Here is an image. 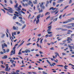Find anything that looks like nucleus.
Instances as JSON below:
<instances>
[{
    "label": "nucleus",
    "instance_id": "nucleus-1",
    "mask_svg": "<svg viewBox=\"0 0 74 74\" xmlns=\"http://www.w3.org/2000/svg\"><path fill=\"white\" fill-rule=\"evenodd\" d=\"M40 16L41 14H39L36 17V18H37V20L36 21V23L37 25L38 23H39V22H40V20L39 19H40Z\"/></svg>",
    "mask_w": 74,
    "mask_h": 74
},
{
    "label": "nucleus",
    "instance_id": "nucleus-2",
    "mask_svg": "<svg viewBox=\"0 0 74 74\" xmlns=\"http://www.w3.org/2000/svg\"><path fill=\"white\" fill-rule=\"evenodd\" d=\"M9 66H6V67L5 69V70L6 71H10L11 70V68H9L8 69Z\"/></svg>",
    "mask_w": 74,
    "mask_h": 74
},
{
    "label": "nucleus",
    "instance_id": "nucleus-3",
    "mask_svg": "<svg viewBox=\"0 0 74 74\" xmlns=\"http://www.w3.org/2000/svg\"><path fill=\"white\" fill-rule=\"evenodd\" d=\"M1 46L2 47V49H4V47H7V45H6L5 43L2 44L1 45Z\"/></svg>",
    "mask_w": 74,
    "mask_h": 74
},
{
    "label": "nucleus",
    "instance_id": "nucleus-4",
    "mask_svg": "<svg viewBox=\"0 0 74 74\" xmlns=\"http://www.w3.org/2000/svg\"><path fill=\"white\" fill-rule=\"evenodd\" d=\"M49 28L47 30V32H50L51 29H52V25L48 27Z\"/></svg>",
    "mask_w": 74,
    "mask_h": 74
},
{
    "label": "nucleus",
    "instance_id": "nucleus-5",
    "mask_svg": "<svg viewBox=\"0 0 74 74\" xmlns=\"http://www.w3.org/2000/svg\"><path fill=\"white\" fill-rule=\"evenodd\" d=\"M39 4H40V7L41 9H45V6H44V5L42 6L40 3H39Z\"/></svg>",
    "mask_w": 74,
    "mask_h": 74
},
{
    "label": "nucleus",
    "instance_id": "nucleus-6",
    "mask_svg": "<svg viewBox=\"0 0 74 74\" xmlns=\"http://www.w3.org/2000/svg\"><path fill=\"white\" fill-rule=\"evenodd\" d=\"M12 11H13V10H12V9H9L8 10V11L10 13H13V12Z\"/></svg>",
    "mask_w": 74,
    "mask_h": 74
},
{
    "label": "nucleus",
    "instance_id": "nucleus-7",
    "mask_svg": "<svg viewBox=\"0 0 74 74\" xmlns=\"http://www.w3.org/2000/svg\"><path fill=\"white\" fill-rule=\"evenodd\" d=\"M47 62H48V63H49V64H50L51 66L52 67V65H51V64H52V63L51 62H49V60H47Z\"/></svg>",
    "mask_w": 74,
    "mask_h": 74
},
{
    "label": "nucleus",
    "instance_id": "nucleus-8",
    "mask_svg": "<svg viewBox=\"0 0 74 74\" xmlns=\"http://www.w3.org/2000/svg\"><path fill=\"white\" fill-rule=\"evenodd\" d=\"M67 41H69V40H70V41H72V39L71 38H70V37H68L67 38Z\"/></svg>",
    "mask_w": 74,
    "mask_h": 74
},
{
    "label": "nucleus",
    "instance_id": "nucleus-9",
    "mask_svg": "<svg viewBox=\"0 0 74 74\" xmlns=\"http://www.w3.org/2000/svg\"><path fill=\"white\" fill-rule=\"evenodd\" d=\"M7 56H8L7 55L4 56L2 58V59H6V58H7Z\"/></svg>",
    "mask_w": 74,
    "mask_h": 74
},
{
    "label": "nucleus",
    "instance_id": "nucleus-10",
    "mask_svg": "<svg viewBox=\"0 0 74 74\" xmlns=\"http://www.w3.org/2000/svg\"><path fill=\"white\" fill-rule=\"evenodd\" d=\"M63 0H59L58 1L57 3H60L63 2Z\"/></svg>",
    "mask_w": 74,
    "mask_h": 74
},
{
    "label": "nucleus",
    "instance_id": "nucleus-11",
    "mask_svg": "<svg viewBox=\"0 0 74 74\" xmlns=\"http://www.w3.org/2000/svg\"><path fill=\"white\" fill-rule=\"evenodd\" d=\"M35 1H33V3L35 4H37V0H35Z\"/></svg>",
    "mask_w": 74,
    "mask_h": 74
},
{
    "label": "nucleus",
    "instance_id": "nucleus-12",
    "mask_svg": "<svg viewBox=\"0 0 74 74\" xmlns=\"http://www.w3.org/2000/svg\"><path fill=\"white\" fill-rule=\"evenodd\" d=\"M56 8H54L53 7H51L49 9V10H55L56 9Z\"/></svg>",
    "mask_w": 74,
    "mask_h": 74
},
{
    "label": "nucleus",
    "instance_id": "nucleus-13",
    "mask_svg": "<svg viewBox=\"0 0 74 74\" xmlns=\"http://www.w3.org/2000/svg\"><path fill=\"white\" fill-rule=\"evenodd\" d=\"M30 51L29 50H25V52L26 53H28V52H30Z\"/></svg>",
    "mask_w": 74,
    "mask_h": 74
},
{
    "label": "nucleus",
    "instance_id": "nucleus-14",
    "mask_svg": "<svg viewBox=\"0 0 74 74\" xmlns=\"http://www.w3.org/2000/svg\"><path fill=\"white\" fill-rule=\"evenodd\" d=\"M58 20V18H56L54 19L53 20V22H55V21H56Z\"/></svg>",
    "mask_w": 74,
    "mask_h": 74
},
{
    "label": "nucleus",
    "instance_id": "nucleus-15",
    "mask_svg": "<svg viewBox=\"0 0 74 74\" xmlns=\"http://www.w3.org/2000/svg\"><path fill=\"white\" fill-rule=\"evenodd\" d=\"M18 4L17 3H16V5H15L14 6V8H17L18 7Z\"/></svg>",
    "mask_w": 74,
    "mask_h": 74
},
{
    "label": "nucleus",
    "instance_id": "nucleus-16",
    "mask_svg": "<svg viewBox=\"0 0 74 74\" xmlns=\"http://www.w3.org/2000/svg\"><path fill=\"white\" fill-rule=\"evenodd\" d=\"M29 1V2H28L27 3L28 5H30V4H32V2L31 1Z\"/></svg>",
    "mask_w": 74,
    "mask_h": 74
},
{
    "label": "nucleus",
    "instance_id": "nucleus-17",
    "mask_svg": "<svg viewBox=\"0 0 74 74\" xmlns=\"http://www.w3.org/2000/svg\"><path fill=\"white\" fill-rule=\"evenodd\" d=\"M57 10H58V8H57V10H56L55 11H51V14H53V13H55V12H56V11H57Z\"/></svg>",
    "mask_w": 74,
    "mask_h": 74
},
{
    "label": "nucleus",
    "instance_id": "nucleus-18",
    "mask_svg": "<svg viewBox=\"0 0 74 74\" xmlns=\"http://www.w3.org/2000/svg\"><path fill=\"white\" fill-rule=\"evenodd\" d=\"M51 65L52 67V66H54V65H56V64L55 63H52V64H51Z\"/></svg>",
    "mask_w": 74,
    "mask_h": 74
},
{
    "label": "nucleus",
    "instance_id": "nucleus-19",
    "mask_svg": "<svg viewBox=\"0 0 74 74\" xmlns=\"http://www.w3.org/2000/svg\"><path fill=\"white\" fill-rule=\"evenodd\" d=\"M17 8L18 9V10H17V11H21V8H19V7H18Z\"/></svg>",
    "mask_w": 74,
    "mask_h": 74
},
{
    "label": "nucleus",
    "instance_id": "nucleus-20",
    "mask_svg": "<svg viewBox=\"0 0 74 74\" xmlns=\"http://www.w3.org/2000/svg\"><path fill=\"white\" fill-rule=\"evenodd\" d=\"M20 22L21 23H23V24H24V23H25V21H22V20H20Z\"/></svg>",
    "mask_w": 74,
    "mask_h": 74
},
{
    "label": "nucleus",
    "instance_id": "nucleus-21",
    "mask_svg": "<svg viewBox=\"0 0 74 74\" xmlns=\"http://www.w3.org/2000/svg\"><path fill=\"white\" fill-rule=\"evenodd\" d=\"M13 30H16V28L15 27V26H14L13 27Z\"/></svg>",
    "mask_w": 74,
    "mask_h": 74
},
{
    "label": "nucleus",
    "instance_id": "nucleus-22",
    "mask_svg": "<svg viewBox=\"0 0 74 74\" xmlns=\"http://www.w3.org/2000/svg\"><path fill=\"white\" fill-rule=\"evenodd\" d=\"M66 28H71V27H72L71 26H67L66 27Z\"/></svg>",
    "mask_w": 74,
    "mask_h": 74
},
{
    "label": "nucleus",
    "instance_id": "nucleus-23",
    "mask_svg": "<svg viewBox=\"0 0 74 74\" xmlns=\"http://www.w3.org/2000/svg\"><path fill=\"white\" fill-rule=\"evenodd\" d=\"M69 48H70V49H73L72 48H73V49H74V48H73V47H71V46H69Z\"/></svg>",
    "mask_w": 74,
    "mask_h": 74
},
{
    "label": "nucleus",
    "instance_id": "nucleus-24",
    "mask_svg": "<svg viewBox=\"0 0 74 74\" xmlns=\"http://www.w3.org/2000/svg\"><path fill=\"white\" fill-rule=\"evenodd\" d=\"M68 23V21H65L63 22V23L64 24V23Z\"/></svg>",
    "mask_w": 74,
    "mask_h": 74
},
{
    "label": "nucleus",
    "instance_id": "nucleus-25",
    "mask_svg": "<svg viewBox=\"0 0 74 74\" xmlns=\"http://www.w3.org/2000/svg\"><path fill=\"white\" fill-rule=\"evenodd\" d=\"M26 27V24H24V26L23 27V28H22V30L23 29V28H25Z\"/></svg>",
    "mask_w": 74,
    "mask_h": 74
},
{
    "label": "nucleus",
    "instance_id": "nucleus-26",
    "mask_svg": "<svg viewBox=\"0 0 74 74\" xmlns=\"http://www.w3.org/2000/svg\"><path fill=\"white\" fill-rule=\"evenodd\" d=\"M72 21V20L71 19H68V21H67L68 22H70Z\"/></svg>",
    "mask_w": 74,
    "mask_h": 74
},
{
    "label": "nucleus",
    "instance_id": "nucleus-27",
    "mask_svg": "<svg viewBox=\"0 0 74 74\" xmlns=\"http://www.w3.org/2000/svg\"><path fill=\"white\" fill-rule=\"evenodd\" d=\"M13 19H16V16H14L13 17Z\"/></svg>",
    "mask_w": 74,
    "mask_h": 74
},
{
    "label": "nucleus",
    "instance_id": "nucleus-28",
    "mask_svg": "<svg viewBox=\"0 0 74 74\" xmlns=\"http://www.w3.org/2000/svg\"><path fill=\"white\" fill-rule=\"evenodd\" d=\"M50 17H51V16H48L46 19V20H47V19H48L50 18Z\"/></svg>",
    "mask_w": 74,
    "mask_h": 74
},
{
    "label": "nucleus",
    "instance_id": "nucleus-29",
    "mask_svg": "<svg viewBox=\"0 0 74 74\" xmlns=\"http://www.w3.org/2000/svg\"><path fill=\"white\" fill-rule=\"evenodd\" d=\"M57 66H60V67H63V66L62 65H57Z\"/></svg>",
    "mask_w": 74,
    "mask_h": 74
},
{
    "label": "nucleus",
    "instance_id": "nucleus-30",
    "mask_svg": "<svg viewBox=\"0 0 74 74\" xmlns=\"http://www.w3.org/2000/svg\"><path fill=\"white\" fill-rule=\"evenodd\" d=\"M4 36H5V35L4 34H3L1 36V38H4Z\"/></svg>",
    "mask_w": 74,
    "mask_h": 74
},
{
    "label": "nucleus",
    "instance_id": "nucleus-31",
    "mask_svg": "<svg viewBox=\"0 0 74 74\" xmlns=\"http://www.w3.org/2000/svg\"><path fill=\"white\" fill-rule=\"evenodd\" d=\"M69 5H68L67 6H65L64 9V10H66V8H67V7H69Z\"/></svg>",
    "mask_w": 74,
    "mask_h": 74
},
{
    "label": "nucleus",
    "instance_id": "nucleus-32",
    "mask_svg": "<svg viewBox=\"0 0 74 74\" xmlns=\"http://www.w3.org/2000/svg\"><path fill=\"white\" fill-rule=\"evenodd\" d=\"M50 14V13L48 12H46L45 14V16H46V15H48V14Z\"/></svg>",
    "mask_w": 74,
    "mask_h": 74
},
{
    "label": "nucleus",
    "instance_id": "nucleus-33",
    "mask_svg": "<svg viewBox=\"0 0 74 74\" xmlns=\"http://www.w3.org/2000/svg\"><path fill=\"white\" fill-rule=\"evenodd\" d=\"M62 31H67V29H63L62 30Z\"/></svg>",
    "mask_w": 74,
    "mask_h": 74
},
{
    "label": "nucleus",
    "instance_id": "nucleus-34",
    "mask_svg": "<svg viewBox=\"0 0 74 74\" xmlns=\"http://www.w3.org/2000/svg\"><path fill=\"white\" fill-rule=\"evenodd\" d=\"M62 15H61L59 17V18L60 19H62Z\"/></svg>",
    "mask_w": 74,
    "mask_h": 74
},
{
    "label": "nucleus",
    "instance_id": "nucleus-35",
    "mask_svg": "<svg viewBox=\"0 0 74 74\" xmlns=\"http://www.w3.org/2000/svg\"><path fill=\"white\" fill-rule=\"evenodd\" d=\"M74 36V34H71V36H72L71 37V38H72V37H73Z\"/></svg>",
    "mask_w": 74,
    "mask_h": 74
},
{
    "label": "nucleus",
    "instance_id": "nucleus-36",
    "mask_svg": "<svg viewBox=\"0 0 74 74\" xmlns=\"http://www.w3.org/2000/svg\"><path fill=\"white\" fill-rule=\"evenodd\" d=\"M12 35L13 37H14V38H15V36H14V34H13V33H12Z\"/></svg>",
    "mask_w": 74,
    "mask_h": 74
},
{
    "label": "nucleus",
    "instance_id": "nucleus-37",
    "mask_svg": "<svg viewBox=\"0 0 74 74\" xmlns=\"http://www.w3.org/2000/svg\"><path fill=\"white\" fill-rule=\"evenodd\" d=\"M74 25V23H71L68 24V25Z\"/></svg>",
    "mask_w": 74,
    "mask_h": 74
},
{
    "label": "nucleus",
    "instance_id": "nucleus-38",
    "mask_svg": "<svg viewBox=\"0 0 74 74\" xmlns=\"http://www.w3.org/2000/svg\"><path fill=\"white\" fill-rule=\"evenodd\" d=\"M10 3H11V4H13V2H12V0H10Z\"/></svg>",
    "mask_w": 74,
    "mask_h": 74
},
{
    "label": "nucleus",
    "instance_id": "nucleus-39",
    "mask_svg": "<svg viewBox=\"0 0 74 74\" xmlns=\"http://www.w3.org/2000/svg\"><path fill=\"white\" fill-rule=\"evenodd\" d=\"M68 32H71V33H72V32H73V31H72L70 30H68Z\"/></svg>",
    "mask_w": 74,
    "mask_h": 74
},
{
    "label": "nucleus",
    "instance_id": "nucleus-40",
    "mask_svg": "<svg viewBox=\"0 0 74 74\" xmlns=\"http://www.w3.org/2000/svg\"><path fill=\"white\" fill-rule=\"evenodd\" d=\"M48 33L49 34H51V33H52V32H48Z\"/></svg>",
    "mask_w": 74,
    "mask_h": 74
},
{
    "label": "nucleus",
    "instance_id": "nucleus-41",
    "mask_svg": "<svg viewBox=\"0 0 74 74\" xmlns=\"http://www.w3.org/2000/svg\"><path fill=\"white\" fill-rule=\"evenodd\" d=\"M38 69L39 70H43V69H42V68H40V67H38Z\"/></svg>",
    "mask_w": 74,
    "mask_h": 74
},
{
    "label": "nucleus",
    "instance_id": "nucleus-42",
    "mask_svg": "<svg viewBox=\"0 0 74 74\" xmlns=\"http://www.w3.org/2000/svg\"><path fill=\"white\" fill-rule=\"evenodd\" d=\"M22 10L23 11H25V12L26 11V10L23 8L22 9Z\"/></svg>",
    "mask_w": 74,
    "mask_h": 74
},
{
    "label": "nucleus",
    "instance_id": "nucleus-43",
    "mask_svg": "<svg viewBox=\"0 0 74 74\" xmlns=\"http://www.w3.org/2000/svg\"><path fill=\"white\" fill-rule=\"evenodd\" d=\"M53 6H55V5H56V3L53 2Z\"/></svg>",
    "mask_w": 74,
    "mask_h": 74
},
{
    "label": "nucleus",
    "instance_id": "nucleus-44",
    "mask_svg": "<svg viewBox=\"0 0 74 74\" xmlns=\"http://www.w3.org/2000/svg\"><path fill=\"white\" fill-rule=\"evenodd\" d=\"M52 36H53V34H50L49 36V37H52Z\"/></svg>",
    "mask_w": 74,
    "mask_h": 74
},
{
    "label": "nucleus",
    "instance_id": "nucleus-45",
    "mask_svg": "<svg viewBox=\"0 0 74 74\" xmlns=\"http://www.w3.org/2000/svg\"><path fill=\"white\" fill-rule=\"evenodd\" d=\"M3 52L4 53H5L6 52V51H5V49H3Z\"/></svg>",
    "mask_w": 74,
    "mask_h": 74
},
{
    "label": "nucleus",
    "instance_id": "nucleus-46",
    "mask_svg": "<svg viewBox=\"0 0 74 74\" xmlns=\"http://www.w3.org/2000/svg\"><path fill=\"white\" fill-rule=\"evenodd\" d=\"M10 51V50L8 49H7V51H6V52L7 53H8V52H9V51Z\"/></svg>",
    "mask_w": 74,
    "mask_h": 74
},
{
    "label": "nucleus",
    "instance_id": "nucleus-47",
    "mask_svg": "<svg viewBox=\"0 0 74 74\" xmlns=\"http://www.w3.org/2000/svg\"><path fill=\"white\" fill-rule=\"evenodd\" d=\"M42 73H43V74H47V73H45V71H42Z\"/></svg>",
    "mask_w": 74,
    "mask_h": 74
},
{
    "label": "nucleus",
    "instance_id": "nucleus-48",
    "mask_svg": "<svg viewBox=\"0 0 74 74\" xmlns=\"http://www.w3.org/2000/svg\"><path fill=\"white\" fill-rule=\"evenodd\" d=\"M42 12V9L41 10H40L39 12V13H40V12Z\"/></svg>",
    "mask_w": 74,
    "mask_h": 74
},
{
    "label": "nucleus",
    "instance_id": "nucleus-49",
    "mask_svg": "<svg viewBox=\"0 0 74 74\" xmlns=\"http://www.w3.org/2000/svg\"><path fill=\"white\" fill-rule=\"evenodd\" d=\"M14 13H15V14H16L17 15H19V13H18L17 12H15Z\"/></svg>",
    "mask_w": 74,
    "mask_h": 74
},
{
    "label": "nucleus",
    "instance_id": "nucleus-50",
    "mask_svg": "<svg viewBox=\"0 0 74 74\" xmlns=\"http://www.w3.org/2000/svg\"><path fill=\"white\" fill-rule=\"evenodd\" d=\"M55 54H56V55H59V53H58V52H56L55 53Z\"/></svg>",
    "mask_w": 74,
    "mask_h": 74
},
{
    "label": "nucleus",
    "instance_id": "nucleus-51",
    "mask_svg": "<svg viewBox=\"0 0 74 74\" xmlns=\"http://www.w3.org/2000/svg\"><path fill=\"white\" fill-rule=\"evenodd\" d=\"M41 36V34H39L38 35V37H40Z\"/></svg>",
    "mask_w": 74,
    "mask_h": 74
},
{
    "label": "nucleus",
    "instance_id": "nucleus-52",
    "mask_svg": "<svg viewBox=\"0 0 74 74\" xmlns=\"http://www.w3.org/2000/svg\"><path fill=\"white\" fill-rule=\"evenodd\" d=\"M51 50H54V47H52L50 48Z\"/></svg>",
    "mask_w": 74,
    "mask_h": 74
},
{
    "label": "nucleus",
    "instance_id": "nucleus-53",
    "mask_svg": "<svg viewBox=\"0 0 74 74\" xmlns=\"http://www.w3.org/2000/svg\"><path fill=\"white\" fill-rule=\"evenodd\" d=\"M58 11L56 12V13L54 14V15H56V14H58Z\"/></svg>",
    "mask_w": 74,
    "mask_h": 74
},
{
    "label": "nucleus",
    "instance_id": "nucleus-54",
    "mask_svg": "<svg viewBox=\"0 0 74 74\" xmlns=\"http://www.w3.org/2000/svg\"><path fill=\"white\" fill-rule=\"evenodd\" d=\"M43 40V38H42L40 41V43L42 44V40Z\"/></svg>",
    "mask_w": 74,
    "mask_h": 74
},
{
    "label": "nucleus",
    "instance_id": "nucleus-55",
    "mask_svg": "<svg viewBox=\"0 0 74 74\" xmlns=\"http://www.w3.org/2000/svg\"><path fill=\"white\" fill-rule=\"evenodd\" d=\"M39 53H40V54H42V53H43V52L41 51H39Z\"/></svg>",
    "mask_w": 74,
    "mask_h": 74
},
{
    "label": "nucleus",
    "instance_id": "nucleus-56",
    "mask_svg": "<svg viewBox=\"0 0 74 74\" xmlns=\"http://www.w3.org/2000/svg\"><path fill=\"white\" fill-rule=\"evenodd\" d=\"M7 14H8L9 15H11V16H12V15H12V14H9V12H7Z\"/></svg>",
    "mask_w": 74,
    "mask_h": 74
},
{
    "label": "nucleus",
    "instance_id": "nucleus-57",
    "mask_svg": "<svg viewBox=\"0 0 74 74\" xmlns=\"http://www.w3.org/2000/svg\"><path fill=\"white\" fill-rule=\"evenodd\" d=\"M44 16V14H42L41 16H40V17L42 18V17H43Z\"/></svg>",
    "mask_w": 74,
    "mask_h": 74
},
{
    "label": "nucleus",
    "instance_id": "nucleus-58",
    "mask_svg": "<svg viewBox=\"0 0 74 74\" xmlns=\"http://www.w3.org/2000/svg\"><path fill=\"white\" fill-rule=\"evenodd\" d=\"M21 53H21V51H19L18 54V55H21Z\"/></svg>",
    "mask_w": 74,
    "mask_h": 74
},
{
    "label": "nucleus",
    "instance_id": "nucleus-59",
    "mask_svg": "<svg viewBox=\"0 0 74 74\" xmlns=\"http://www.w3.org/2000/svg\"><path fill=\"white\" fill-rule=\"evenodd\" d=\"M72 2V0H70L69 2V4H71V3Z\"/></svg>",
    "mask_w": 74,
    "mask_h": 74
},
{
    "label": "nucleus",
    "instance_id": "nucleus-60",
    "mask_svg": "<svg viewBox=\"0 0 74 74\" xmlns=\"http://www.w3.org/2000/svg\"><path fill=\"white\" fill-rule=\"evenodd\" d=\"M62 27H66V25H64L62 26Z\"/></svg>",
    "mask_w": 74,
    "mask_h": 74
},
{
    "label": "nucleus",
    "instance_id": "nucleus-61",
    "mask_svg": "<svg viewBox=\"0 0 74 74\" xmlns=\"http://www.w3.org/2000/svg\"><path fill=\"white\" fill-rule=\"evenodd\" d=\"M64 68L68 67V66L66 65L64 66Z\"/></svg>",
    "mask_w": 74,
    "mask_h": 74
},
{
    "label": "nucleus",
    "instance_id": "nucleus-62",
    "mask_svg": "<svg viewBox=\"0 0 74 74\" xmlns=\"http://www.w3.org/2000/svg\"><path fill=\"white\" fill-rule=\"evenodd\" d=\"M0 53H1V54H4V52H3V51H1L0 52Z\"/></svg>",
    "mask_w": 74,
    "mask_h": 74
},
{
    "label": "nucleus",
    "instance_id": "nucleus-63",
    "mask_svg": "<svg viewBox=\"0 0 74 74\" xmlns=\"http://www.w3.org/2000/svg\"><path fill=\"white\" fill-rule=\"evenodd\" d=\"M1 63L2 64H3V61H1Z\"/></svg>",
    "mask_w": 74,
    "mask_h": 74
},
{
    "label": "nucleus",
    "instance_id": "nucleus-64",
    "mask_svg": "<svg viewBox=\"0 0 74 74\" xmlns=\"http://www.w3.org/2000/svg\"><path fill=\"white\" fill-rule=\"evenodd\" d=\"M12 64L13 65L14 67H15V64Z\"/></svg>",
    "mask_w": 74,
    "mask_h": 74
}]
</instances>
